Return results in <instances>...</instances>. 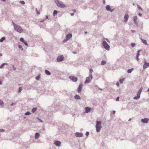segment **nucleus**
<instances>
[{"label":"nucleus","instance_id":"nucleus-22","mask_svg":"<svg viewBox=\"0 0 149 149\" xmlns=\"http://www.w3.org/2000/svg\"><path fill=\"white\" fill-rule=\"evenodd\" d=\"M142 41V42L145 45H147V43L146 42V40H143V39H141Z\"/></svg>","mask_w":149,"mask_h":149},{"label":"nucleus","instance_id":"nucleus-48","mask_svg":"<svg viewBox=\"0 0 149 149\" xmlns=\"http://www.w3.org/2000/svg\"><path fill=\"white\" fill-rule=\"evenodd\" d=\"M1 84V80H0V85Z\"/></svg>","mask_w":149,"mask_h":149},{"label":"nucleus","instance_id":"nucleus-23","mask_svg":"<svg viewBox=\"0 0 149 149\" xmlns=\"http://www.w3.org/2000/svg\"><path fill=\"white\" fill-rule=\"evenodd\" d=\"M39 136V134L38 133H36L35 134V138L36 139H38Z\"/></svg>","mask_w":149,"mask_h":149},{"label":"nucleus","instance_id":"nucleus-42","mask_svg":"<svg viewBox=\"0 0 149 149\" xmlns=\"http://www.w3.org/2000/svg\"><path fill=\"white\" fill-rule=\"evenodd\" d=\"M90 72H92L93 71V70H92V69H91L90 70Z\"/></svg>","mask_w":149,"mask_h":149},{"label":"nucleus","instance_id":"nucleus-26","mask_svg":"<svg viewBox=\"0 0 149 149\" xmlns=\"http://www.w3.org/2000/svg\"><path fill=\"white\" fill-rule=\"evenodd\" d=\"M5 37H2L1 39H0V42H2L3 41L5 40Z\"/></svg>","mask_w":149,"mask_h":149},{"label":"nucleus","instance_id":"nucleus-14","mask_svg":"<svg viewBox=\"0 0 149 149\" xmlns=\"http://www.w3.org/2000/svg\"><path fill=\"white\" fill-rule=\"evenodd\" d=\"M85 112L86 113H88L90 112L91 111V109L90 108L87 107H85Z\"/></svg>","mask_w":149,"mask_h":149},{"label":"nucleus","instance_id":"nucleus-7","mask_svg":"<svg viewBox=\"0 0 149 149\" xmlns=\"http://www.w3.org/2000/svg\"><path fill=\"white\" fill-rule=\"evenodd\" d=\"M143 63L144 65L143 66V69H145L149 66V63H146V60H144Z\"/></svg>","mask_w":149,"mask_h":149},{"label":"nucleus","instance_id":"nucleus-6","mask_svg":"<svg viewBox=\"0 0 149 149\" xmlns=\"http://www.w3.org/2000/svg\"><path fill=\"white\" fill-rule=\"evenodd\" d=\"M92 78V76L91 75H90L89 77H87L86 78V80L85 81V84L88 83L90 81V80Z\"/></svg>","mask_w":149,"mask_h":149},{"label":"nucleus","instance_id":"nucleus-40","mask_svg":"<svg viewBox=\"0 0 149 149\" xmlns=\"http://www.w3.org/2000/svg\"><path fill=\"white\" fill-rule=\"evenodd\" d=\"M89 134V132H87L86 133V136H88Z\"/></svg>","mask_w":149,"mask_h":149},{"label":"nucleus","instance_id":"nucleus-49","mask_svg":"<svg viewBox=\"0 0 149 149\" xmlns=\"http://www.w3.org/2000/svg\"><path fill=\"white\" fill-rule=\"evenodd\" d=\"M139 9L140 10V9H141V7H139Z\"/></svg>","mask_w":149,"mask_h":149},{"label":"nucleus","instance_id":"nucleus-37","mask_svg":"<svg viewBox=\"0 0 149 149\" xmlns=\"http://www.w3.org/2000/svg\"><path fill=\"white\" fill-rule=\"evenodd\" d=\"M131 45L132 47H134L135 45V44L134 43H132Z\"/></svg>","mask_w":149,"mask_h":149},{"label":"nucleus","instance_id":"nucleus-19","mask_svg":"<svg viewBox=\"0 0 149 149\" xmlns=\"http://www.w3.org/2000/svg\"><path fill=\"white\" fill-rule=\"evenodd\" d=\"M141 50H139L138 51V53H137V55L136 56V59L137 61H138L139 60V58H138V57H139V52H140L141 51Z\"/></svg>","mask_w":149,"mask_h":149},{"label":"nucleus","instance_id":"nucleus-10","mask_svg":"<svg viewBox=\"0 0 149 149\" xmlns=\"http://www.w3.org/2000/svg\"><path fill=\"white\" fill-rule=\"evenodd\" d=\"M64 57L63 56H58L57 58V61L58 62H60L63 60Z\"/></svg>","mask_w":149,"mask_h":149},{"label":"nucleus","instance_id":"nucleus-54","mask_svg":"<svg viewBox=\"0 0 149 149\" xmlns=\"http://www.w3.org/2000/svg\"><path fill=\"white\" fill-rule=\"evenodd\" d=\"M85 33H87V32H85Z\"/></svg>","mask_w":149,"mask_h":149},{"label":"nucleus","instance_id":"nucleus-1","mask_svg":"<svg viewBox=\"0 0 149 149\" xmlns=\"http://www.w3.org/2000/svg\"><path fill=\"white\" fill-rule=\"evenodd\" d=\"M55 1L58 7L62 8L65 7V5L62 2L59 1L58 0H55Z\"/></svg>","mask_w":149,"mask_h":149},{"label":"nucleus","instance_id":"nucleus-35","mask_svg":"<svg viewBox=\"0 0 149 149\" xmlns=\"http://www.w3.org/2000/svg\"><path fill=\"white\" fill-rule=\"evenodd\" d=\"M36 11L37 12V13L38 14H40V11H38L37 10V9H36Z\"/></svg>","mask_w":149,"mask_h":149},{"label":"nucleus","instance_id":"nucleus-30","mask_svg":"<svg viewBox=\"0 0 149 149\" xmlns=\"http://www.w3.org/2000/svg\"><path fill=\"white\" fill-rule=\"evenodd\" d=\"M7 65V64L6 63H3L2 64V65H1V66H0V68H3V66H4L5 65Z\"/></svg>","mask_w":149,"mask_h":149},{"label":"nucleus","instance_id":"nucleus-32","mask_svg":"<svg viewBox=\"0 0 149 149\" xmlns=\"http://www.w3.org/2000/svg\"><path fill=\"white\" fill-rule=\"evenodd\" d=\"M30 113L29 112H27L25 113V115H28L30 114Z\"/></svg>","mask_w":149,"mask_h":149},{"label":"nucleus","instance_id":"nucleus-5","mask_svg":"<svg viewBox=\"0 0 149 149\" xmlns=\"http://www.w3.org/2000/svg\"><path fill=\"white\" fill-rule=\"evenodd\" d=\"M142 89H143V88L142 87H141L140 89L139 90V91H138V92L137 96L136 97H134V99H138L140 97V95L142 91Z\"/></svg>","mask_w":149,"mask_h":149},{"label":"nucleus","instance_id":"nucleus-16","mask_svg":"<svg viewBox=\"0 0 149 149\" xmlns=\"http://www.w3.org/2000/svg\"><path fill=\"white\" fill-rule=\"evenodd\" d=\"M75 135L77 137H82L83 136V134L81 133L76 132L75 133Z\"/></svg>","mask_w":149,"mask_h":149},{"label":"nucleus","instance_id":"nucleus-46","mask_svg":"<svg viewBox=\"0 0 149 149\" xmlns=\"http://www.w3.org/2000/svg\"><path fill=\"white\" fill-rule=\"evenodd\" d=\"M106 40H107V41L108 42H109V40L107 39H106Z\"/></svg>","mask_w":149,"mask_h":149},{"label":"nucleus","instance_id":"nucleus-36","mask_svg":"<svg viewBox=\"0 0 149 149\" xmlns=\"http://www.w3.org/2000/svg\"><path fill=\"white\" fill-rule=\"evenodd\" d=\"M3 104V102L1 101V100H0V104L1 105H2Z\"/></svg>","mask_w":149,"mask_h":149},{"label":"nucleus","instance_id":"nucleus-31","mask_svg":"<svg viewBox=\"0 0 149 149\" xmlns=\"http://www.w3.org/2000/svg\"><path fill=\"white\" fill-rule=\"evenodd\" d=\"M106 63V62L104 61H102L101 62V65H104V64H105Z\"/></svg>","mask_w":149,"mask_h":149},{"label":"nucleus","instance_id":"nucleus-51","mask_svg":"<svg viewBox=\"0 0 149 149\" xmlns=\"http://www.w3.org/2000/svg\"><path fill=\"white\" fill-rule=\"evenodd\" d=\"M131 120V119H130L129 120V121H130Z\"/></svg>","mask_w":149,"mask_h":149},{"label":"nucleus","instance_id":"nucleus-17","mask_svg":"<svg viewBox=\"0 0 149 149\" xmlns=\"http://www.w3.org/2000/svg\"><path fill=\"white\" fill-rule=\"evenodd\" d=\"M148 120V119L147 118H145L144 119H142L141 120L142 122L144 123H147Z\"/></svg>","mask_w":149,"mask_h":149},{"label":"nucleus","instance_id":"nucleus-25","mask_svg":"<svg viewBox=\"0 0 149 149\" xmlns=\"http://www.w3.org/2000/svg\"><path fill=\"white\" fill-rule=\"evenodd\" d=\"M58 13V12L56 10H54L53 12V15L54 16H55V15Z\"/></svg>","mask_w":149,"mask_h":149},{"label":"nucleus","instance_id":"nucleus-45","mask_svg":"<svg viewBox=\"0 0 149 149\" xmlns=\"http://www.w3.org/2000/svg\"><path fill=\"white\" fill-rule=\"evenodd\" d=\"M0 130L1 132H3L4 131V130L3 129L1 130Z\"/></svg>","mask_w":149,"mask_h":149},{"label":"nucleus","instance_id":"nucleus-21","mask_svg":"<svg viewBox=\"0 0 149 149\" xmlns=\"http://www.w3.org/2000/svg\"><path fill=\"white\" fill-rule=\"evenodd\" d=\"M74 98L76 99H80V97L78 95H76L74 96Z\"/></svg>","mask_w":149,"mask_h":149},{"label":"nucleus","instance_id":"nucleus-2","mask_svg":"<svg viewBox=\"0 0 149 149\" xmlns=\"http://www.w3.org/2000/svg\"><path fill=\"white\" fill-rule=\"evenodd\" d=\"M97 124L96 125V129L97 132H100L102 127L101 122L100 121H97L96 122Z\"/></svg>","mask_w":149,"mask_h":149},{"label":"nucleus","instance_id":"nucleus-39","mask_svg":"<svg viewBox=\"0 0 149 149\" xmlns=\"http://www.w3.org/2000/svg\"><path fill=\"white\" fill-rule=\"evenodd\" d=\"M18 47L20 49H21L22 48V46L21 45H19Z\"/></svg>","mask_w":149,"mask_h":149},{"label":"nucleus","instance_id":"nucleus-52","mask_svg":"<svg viewBox=\"0 0 149 149\" xmlns=\"http://www.w3.org/2000/svg\"><path fill=\"white\" fill-rule=\"evenodd\" d=\"M39 120H40L41 121V122H42V121L41 120L39 119Z\"/></svg>","mask_w":149,"mask_h":149},{"label":"nucleus","instance_id":"nucleus-11","mask_svg":"<svg viewBox=\"0 0 149 149\" xmlns=\"http://www.w3.org/2000/svg\"><path fill=\"white\" fill-rule=\"evenodd\" d=\"M82 86L83 85L82 84H81L79 85L77 89V91L78 93H79L81 92V90Z\"/></svg>","mask_w":149,"mask_h":149},{"label":"nucleus","instance_id":"nucleus-27","mask_svg":"<svg viewBox=\"0 0 149 149\" xmlns=\"http://www.w3.org/2000/svg\"><path fill=\"white\" fill-rule=\"evenodd\" d=\"M37 110V108H33L32 110V112L33 113H34Z\"/></svg>","mask_w":149,"mask_h":149},{"label":"nucleus","instance_id":"nucleus-44","mask_svg":"<svg viewBox=\"0 0 149 149\" xmlns=\"http://www.w3.org/2000/svg\"><path fill=\"white\" fill-rule=\"evenodd\" d=\"M142 14H141V13H139V16H142Z\"/></svg>","mask_w":149,"mask_h":149},{"label":"nucleus","instance_id":"nucleus-41","mask_svg":"<svg viewBox=\"0 0 149 149\" xmlns=\"http://www.w3.org/2000/svg\"><path fill=\"white\" fill-rule=\"evenodd\" d=\"M21 3L23 4H24L25 2L24 1H22L21 2Z\"/></svg>","mask_w":149,"mask_h":149},{"label":"nucleus","instance_id":"nucleus-18","mask_svg":"<svg viewBox=\"0 0 149 149\" xmlns=\"http://www.w3.org/2000/svg\"><path fill=\"white\" fill-rule=\"evenodd\" d=\"M61 143L59 141H56L54 143V144L57 146H59L61 144Z\"/></svg>","mask_w":149,"mask_h":149},{"label":"nucleus","instance_id":"nucleus-3","mask_svg":"<svg viewBox=\"0 0 149 149\" xmlns=\"http://www.w3.org/2000/svg\"><path fill=\"white\" fill-rule=\"evenodd\" d=\"M13 25L15 29L19 33L22 32L23 30L22 28L19 26H17L16 24L13 22Z\"/></svg>","mask_w":149,"mask_h":149},{"label":"nucleus","instance_id":"nucleus-13","mask_svg":"<svg viewBox=\"0 0 149 149\" xmlns=\"http://www.w3.org/2000/svg\"><path fill=\"white\" fill-rule=\"evenodd\" d=\"M20 40L21 41L23 42L26 45L28 46V44L27 42L26 41H25L24 40V39L23 38H20Z\"/></svg>","mask_w":149,"mask_h":149},{"label":"nucleus","instance_id":"nucleus-50","mask_svg":"<svg viewBox=\"0 0 149 149\" xmlns=\"http://www.w3.org/2000/svg\"><path fill=\"white\" fill-rule=\"evenodd\" d=\"M149 91V88L148 89V90L147 91Z\"/></svg>","mask_w":149,"mask_h":149},{"label":"nucleus","instance_id":"nucleus-20","mask_svg":"<svg viewBox=\"0 0 149 149\" xmlns=\"http://www.w3.org/2000/svg\"><path fill=\"white\" fill-rule=\"evenodd\" d=\"M45 72L46 74L48 75H50L51 74L50 72L47 70H46Z\"/></svg>","mask_w":149,"mask_h":149},{"label":"nucleus","instance_id":"nucleus-53","mask_svg":"<svg viewBox=\"0 0 149 149\" xmlns=\"http://www.w3.org/2000/svg\"><path fill=\"white\" fill-rule=\"evenodd\" d=\"M13 105V104H11V106H12V105Z\"/></svg>","mask_w":149,"mask_h":149},{"label":"nucleus","instance_id":"nucleus-15","mask_svg":"<svg viewBox=\"0 0 149 149\" xmlns=\"http://www.w3.org/2000/svg\"><path fill=\"white\" fill-rule=\"evenodd\" d=\"M106 8L107 10L110 11L111 12L113 11V10L111 9L110 6L109 5L107 6L106 7Z\"/></svg>","mask_w":149,"mask_h":149},{"label":"nucleus","instance_id":"nucleus-28","mask_svg":"<svg viewBox=\"0 0 149 149\" xmlns=\"http://www.w3.org/2000/svg\"><path fill=\"white\" fill-rule=\"evenodd\" d=\"M133 69L132 68L130 69H129L127 70V72L129 73H130L133 70Z\"/></svg>","mask_w":149,"mask_h":149},{"label":"nucleus","instance_id":"nucleus-24","mask_svg":"<svg viewBox=\"0 0 149 149\" xmlns=\"http://www.w3.org/2000/svg\"><path fill=\"white\" fill-rule=\"evenodd\" d=\"M137 17L136 16H135L134 18V22L135 23H137L136 20H137Z\"/></svg>","mask_w":149,"mask_h":149},{"label":"nucleus","instance_id":"nucleus-34","mask_svg":"<svg viewBox=\"0 0 149 149\" xmlns=\"http://www.w3.org/2000/svg\"><path fill=\"white\" fill-rule=\"evenodd\" d=\"M22 88L21 87H19V92H20L22 91Z\"/></svg>","mask_w":149,"mask_h":149},{"label":"nucleus","instance_id":"nucleus-38","mask_svg":"<svg viewBox=\"0 0 149 149\" xmlns=\"http://www.w3.org/2000/svg\"><path fill=\"white\" fill-rule=\"evenodd\" d=\"M119 97H117V98L116 99V100L117 101H118L119 100Z\"/></svg>","mask_w":149,"mask_h":149},{"label":"nucleus","instance_id":"nucleus-9","mask_svg":"<svg viewBox=\"0 0 149 149\" xmlns=\"http://www.w3.org/2000/svg\"><path fill=\"white\" fill-rule=\"evenodd\" d=\"M69 78L73 81L75 82L77 80V78L76 77L74 76H70L69 77Z\"/></svg>","mask_w":149,"mask_h":149},{"label":"nucleus","instance_id":"nucleus-33","mask_svg":"<svg viewBox=\"0 0 149 149\" xmlns=\"http://www.w3.org/2000/svg\"><path fill=\"white\" fill-rule=\"evenodd\" d=\"M40 75H38L36 77V79L37 80H38L39 79H40Z\"/></svg>","mask_w":149,"mask_h":149},{"label":"nucleus","instance_id":"nucleus-12","mask_svg":"<svg viewBox=\"0 0 149 149\" xmlns=\"http://www.w3.org/2000/svg\"><path fill=\"white\" fill-rule=\"evenodd\" d=\"M128 17H129V15H128V14H125L124 16L125 22H127V21L128 20Z\"/></svg>","mask_w":149,"mask_h":149},{"label":"nucleus","instance_id":"nucleus-47","mask_svg":"<svg viewBox=\"0 0 149 149\" xmlns=\"http://www.w3.org/2000/svg\"><path fill=\"white\" fill-rule=\"evenodd\" d=\"M115 112H116L115 111H113V114H114V113H115Z\"/></svg>","mask_w":149,"mask_h":149},{"label":"nucleus","instance_id":"nucleus-8","mask_svg":"<svg viewBox=\"0 0 149 149\" xmlns=\"http://www.w3.org/2000/svg\"><path fill=\"white\" fill-rule=\"evenodd\" d=\"M72 36V35L71 33H69L68 34L66 37V40H64L63 41V42H65L66 41L68 40L70 38H71Z\"/></svg>","mask_w":149,"mask_h":149},{"label":"nucleus","instance_id":"nucleus-43","mask_svg":"<svg viewBox=\"0 0 149 149\" xmlns=\"http://www.w3.org/2000/svg\"><path fill=\"white\" fill-rule=\"evenodd\" d=\"M116 84L117 86H119V84L118 82H117Z\"/></svg>","mask_w":149,"mask_h":149},{"label":"nucleus","instance_id":"nucleus-29","mask_svg":"<svg viewBox=\"0 0 149 149\" xmlns=\"http://www.w3.org/2000/svg\"><path fill=\"white\" fill-rule=\"evenodd\" d=\"M124 79H120L119 81L120 82V83H122L123 81H124Z\"/></svg>","mask_w":149,"mask_h":149},{"label":"nucleus","instance_id":"nucleus-4","mask_svg":"<svg viewBox=\"0 0 149 149\" xmlns=\"http://www.w3.org/2000/svg\"><path fill=\"white\" fill-rule=\"evenodd\" d=\"M102 44L104 48L106 49L107 50H109L110 46L106 41H103L102 42Z\"/></svg>","mask_w":149,"mask_h":149}]
</instances>
